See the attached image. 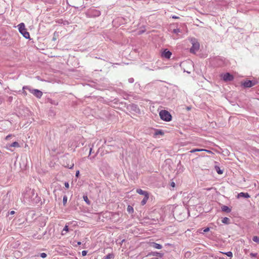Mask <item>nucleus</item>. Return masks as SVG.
Returning a JSON list of instances; mask_svg holds the SVG:
<instances>
[{"label": "nucleus", "instance_id": "f257e3e1", "mask_svg": "<svg viewBox=\"0 0 259 259\" xmlns=\"http://www.w3.org/2000/svg\"><path fill=\"white\" fill-rule=\"evenodd\" d=\"M24 200L25 203L34 202L36 203L38 200L37 194L35 193L34 189L28 188L23 194Z\"/></svg>", "mask_w": 259, "mask_h": 259}, {"label": "nucleus", "instance_id": "f03ea898", "mask_svg": "<svg viewBox=\"0 0 259 259\" xmlns=\"http://www.w3.org/2000/svg\"><path fill=\"white\" fill-rule=\"evenodd\" d=\"M19 31L20 33L25 38H29L30 37L29 32L27 31L25 28V24L23 23H21L18 25Z\"/></svg>", "mask_w": 259, "mask_h": 259}, {"label": "nucleus", "instance_id": "7ed1b4c3", "mask_svg": "<svg viewBox=\"0 0 259 259\" xmlns=\"http://www.w3.org/2000/svg\"><path fill=\"white\" fill-rule=\"evenodd\" d=\"M160 118L165 121H169L171 120V115L170 113L166 110H161L159 112Z\"/></svg>", "mask_w": 259, "mask_h": 259}, {"label": "nucleus", "instance_id": "20e7f679", "mask_svg": "<svg viewBox=\"0 0 259 259\" xmlns=\"http://www.w3.org/2000/svg\"><path fill=\"white\" fill-rule=\"evenodd\" d=\"M23 89H27L28 90L30 93H31L34 96H35L36 98L40 99L42 95V93L41 91L37 90V89H31L28 86H24L23 87Z\"/></svg>", "mask_w": 259, "mask_h": 259}, {"label": "nucleus", "instance_id": "39448f33", "mask_svg": "<svg viewBox=\"0 0 259 259\" xmlns=\"http://www.w3.org/2000/svg\"><path fill=\"white\" fill-rule=\"evenodd\" d=\"M101 15L100 11L95 9H90L87 12V15L89 17H98Z\"/></svg>", "mask_w": 259, "mask_h": 259}, {"label": "nucleus", "instance_id": "423d86ee", "mask_svg": "<svg viewBox=\"0 0 259 259\" xmlns=\"http://www.w3.org/2000/svg\"><path fill=\"white\" fill-rule=\"evenodd\" d=\"M191 41L192 47L190 49V52L194 53L199 49L200 45L195 38L192 39Z\"/></svg>", "mask_w": 259, "mask_h": 259}, {"label": "nucleus", "instance_id": "0eeeda50", "mask_svg": "<svg viewBox=\"0 0 259 259\" xmlns=\"http://www.w3.org/2000/svg\"><path fill=\"white\" fill-rule=\"evenodd\" d=\"M256 84V81H255L247 80L242 83V85L244 88H250L254 86Z\"/></svg>", "mask_w": 259, "mask_h": 259}, {"label": "nucleus", "instance_id": "6e6552de", "mask_svg": "<svg viewBox=\"0 0 259 259\" xmlns=\"http://www.w3.org/2000/svg\"><path fill=\"white\" fill-rule=\"evenodd\" d=\"M223 79L225 81H232L234 79V76L229 73H226L222 75Z\"/></svg>", "mask_w": 259, "mask_h": 259}, {"label": "nucleus", "instance_id": "1a4fd4ad", "mask_svg": "<svg viewBox=\"0 0 259 259\" xmlns=\"http://www.w3.org/2000/svg\"><path fill=\"white\" fill-rule=\"evenodd\" d=\"M171 53L169 51H167L166 49L165 50L162 54V56L166 59H169L171 57Z\"/></svg>", "mask_w": 259, "mask_h": 259}, {"label": "nucleus", "instance_id": "9d476101", "mask_svg": "<svg viewBox=\"0 0 259 259\" xmlns=\"http://www.w3.org/2000/svg\"><path fill=\"white\" fill-rule=\"evenodd\" d=\"M241 197L248 198L250 197V195L247 193L241 192L237 195V198H239Z\"/></svg>", "mask_w": 259, "mask_h": 259}, {"label": "nucleus", "instance_id": "9b49d317", "mask_svg": "<svg viewBox=\"0 0 259 259\" xmlns=\"http://www.w3.org/2000/svg\"><path fill=\"white\" fill-rule=\"evenodd\" d=\"M136 192L137 193H138V194H140V195H144V196H146V195H149V193H148V192L147 191H144L141 189H138L136 190Z\"/></svg>", "mask_w": 259, "mask_h": 259}, {"label": "nucleus", "instance_id": "f8f14e48", "mask_svg": "<svg viewBox=\"0 0 259 259\" xmlns=\"http://www.w3.org/2000/svg\"><path fill=\"white\" fill-rule=\"evenodd\" d=\"M150 246L153 248L158 249H161L162 247L161 245L155 242H152L150 244Z\"/></svg>", "mask_w": 259, "mask_h": 259}, {"label": "nucleus", "instance_id": "ddd939ff", "mask_svg": "<svg viewBox=\"0 0 259 259\" xmlns=\"http://www.w3.org/2000/svg\"><path fill=\"white\" fill-rule=\"evenodd\" d=\"M222 210L226 212H230L231 211V209L226 205H223L222 207Z\"/></svg>", "mask_w": 259, "mask_h": 259}, {"label": "nucleus", "instance_id": "4468645a", "mask_svg": "<svg viewBox=\"0 0 259 259\" xmlns=\"http://www.w3.org/2000/svg\"><path fill=\"white\" fill-rule=\"evenodd\" d=\"M214 169L217 172L218 174L221 175L223 173L224 169H221L219 166H215Z\"/></svg>", "mask_w": 259, "mask_h": 259}, {"label": "nucleus", "instance_id": "2eb2a0df", "mask_svg": "<svg viewBox=\"0 0 259 259\" xmlns=\"http://www.w3.org/2000/svg\"><path fill=\"white\" fill-rule=\"evenodd\" d=\"M148 198H149V195L144 196V198L141 201V204L142 205H145L146 203Z\"/></svg>", "mask_w": 259, "mask_h": 259}, {"label": "nucleus", "instance_id": "dca6fc26", "mask_svg": "<svg viewBox=\"0 0 259 259\" xmlns=\"http://www.w3.org/2000/svg\"><path fill=\"white\" fill-rule=\"evenodd\" d=\"M114 257V255L113 253H109L107 255L105 256L103 259H113Z\"/></svg>", "mask_w": 259, "mask_h": 259}, {"label": "nucleus", "instance_id": "f3484780", "mask_svg": "<svg viewBox=\"0 0 259 259\" xmlns=\"http://www.w3.org/2000/svg\"><path fill=\"white\" fill-rule=\"evenodd\" d=\"M230 219L227 217L224 218L222 220V223L225 224H229L230 223Z\"/></svg>", "mask_w": 259, "mask_h": 259}, {"label": "nucleus", "instance_id": "a211bd4d", "mask_svg": "<svg viewBox=\"0 0 259 259\" xmlns=\"http://www.w3.org/2000/svg\"><path fill=\"white\" fill-rule=\"evenodd\" d=\"M66 163L67 164L66 165H65V164L63 165V166L66 167H68L69 168H72L74 166L73 163Z\"/></svg>", "mask_w": 259, "mask_h": 259}, {"label": "nucleus", "instance_id": "6ab92c4d", "mask_svg": "<svg viewBox=\"0 0 259 259\" xmlns=\"http://www.w3.org/2000/svg\"><path fill=\"white\" fill-rule=\"evenodd\" d=\"M68 230H69V229H68V226L66 225L64 227V229H63V230L62 231V235L66 234V233L68 231Z\"/></svg>", "mask_w": 259, "mask_h": 259}, {"label": "nucleus", "instance_id": "aec40b11", "mask_svg": "<svg viewBox=\"0 0 259 259\" xmlns=\"http://www.w3.org/2000/svg\"><path fill=\"white\" fill-rule=\"evenodd\" d=\"M207 151L208 152H210V151H209V150H205V149H193V150H192L191 151H190V152L192 153V152H196V151Z\"/></svg>", "mask_w": 259, "mask_h": 259}, {"label": "nucleus", "instance_id": "412c9836", "mask_svg": "<svg viewBox=\"0 0 259 259\" xmlns=\"http://www.w3.org/2000/svg\"><path fill=\"white\" fill-rule=\"evenodd\" d=\"M83 199L84 200V201L88 204V205H90V200H89L88 199V197L87 195H83Z\"/></svg>", "mask_w": 259, "mask_h": 259}, {"label": "nucleus", "instance_id": "4be33fe9", "mask_svg": "<svg viewBox=\"0 0 259 259\" xmlns=\"http://www.w3.org/2000/svg\"><path fill=\"white\" fill-rule=\"evenodd\" d=\"M164 134V133L162 132V130H157L156 131L155 133V135H163Z\"/></svg>", "mask_w": 259, "mask_h": 259}, {"label": "nucleus", "instance_id": "5701e85b", "mask_svg": "<svg viewBox=\"0 0 259 259\" xmlns=\"http://www.w3.org/2000/svg\"><path fill=\"white\" fill-rule=\"evenodd\" d=\"M11 147H19V144L17 142H14L11 145H10Z\"/></svg>", "mask_w": 259, "mask_h": 259}, {"label": "nucleus", "instance_id": "b1692460", "mask_svg": "<svg viewBox=\"0 0 259 259\" xmlns=\"http://www.w3.org/2000/svg\"><path fill=\"white\" fill-rule=\"evenodd\" d=\"M58 35H59L58 32H55L54 33V36L52 38V40L55 41L57 39V37L58 36Z\"/></svg>", "mask_w": 259, "mask_h": 259}, {"label": "nucleus", "instance_id": "393cba45", "mask_svg": "<svg viewBox=\"0 0 259 259\" xmlns=\"http://www.w3.org/2000/svg\"><path fill=\"white\" fill-rule=\"evenodd\" d=\"M252 240L255 242L259 243V237L256 236H254L252 238Z\"/></svg>", "mask_w": 259, "mask_h": 259}, {"label": "nucleus", "instance_id": "a878e982", "mask_svg": "<svg viewBox=\"0 0 259 259\" xmlns=\"http://www.w3.org/2000/svg\"><path fill=\"white\" fill-rule=\"evenodd\" d=\"M180 29L179 28L174 29L172 31V32L176 34H178V33L180 32Z\"/></svg>", "mask_w": 259, "mask_h": 259}, {"label": "nucleus", "instance_id": "bb28decb", "mask_svg": "<svg viewBox=\"0 0 259 259\" xmlns=\"http://www.w3.org/2000/svg\"><path fill=\"white\" fill-rule=\"evenodd\" d=\"M67 197L66 196H64L63 197V204L64 205H65V204L67 202Z\"/></svg>", "mask_w": 259, "mask_h": 259}, {"label": "nucleus", "instance_id": "cd10ccee", "mask_svg": "<svg viewBox=\"0 0 259 259\" xmlns=\"http://www.w3.org/2000/svg\"><path fill=\"white\" fill-rule=\"evenodd\" d=\"M228 256L232 257L233 256L232 252L231 251H228L225 253Z\"/></svg>", "mask_w": 259, "mask_h": 259}, {"label": "nucleus", "instance_id": "c85d7f7f", "mask_svg": "<svg viewBox=\"0 0 259 259\" xmlns=\"http://www.w3.org/2000/svg\"><path fill=\"white\" fill-rule=\"evenodd\" d=\"M40 256H41L42 258H45L47 256V254L46 253H41L40 254Z\"/></svg>", "mask_w": 259, "mask_h": 259}, {"label": "nucleus", "instance_id": "c756f323", "mask_svg": "<svg viewBox=\"0 0 259 259\" xmlns=\"http://www.w3.org/2000/svg\"><path fill=\"white\" fill-rule=\"evenodd\" d=\"M87 254V251L83 250L81 252V254L83 256H85Z\"/></svg>", "mask_w": 259, "mask_h": 259}, {"label": "nucleus", "instance_id": "7c9ffc66", "mask_svg": "<svg viewBox=\"0 0 259 259\" xmlns=\"http://www.w3.org/2000/svg\"><path fill=\"white\" fill-rule=\"evenodd\" d=\"M50 102L52 104H54V105L58 104V103L56 102L55 101H53L52 100H50Z\"/></svg>", "mask_w": 259, "mask_h": 259}, {"label": "nucleus", "instance_id": "2f4dec72", "mask_svg": "<svg viewBox=\"0 0 259 259\" xmlns=\"http://www.w3.org/2000/svg\"><path fill=\"white\" fill-rule=\"evenodd\" d=\"M12 137V135H8L6 138H5V140H9V139Z\"/></svg>", "mask_w": 259, "mask_h": 259}, {"label": "nucleus", "instance_id": "473e14b6", "mask_svg": "<svg viewBox=\"0 0 259 259\" xmlns=\"http://www.w3.org/2000/svg\"><path fill=\"white\" fill-rule=\"evenodd\" d=\"M209 231V228L208 227H207L206 228H205L204 230H203V232L204 233H206V232H207Z\"/></svg>", "mask_w": 259, "mask_h": 259}, {"label": "nucleus", "instance_id": "72a5a7b5", "mask_svg": "<svg viewBox=\"0 0 259 259\" xmlns=\"http://www.w3.org/2000/svg\"><path fill=\"white\" fill-rule=\"evenodd\" d=\"M134 81V79L133 78H130L128 79V82L130 83H133Z\"/></svg>", "mask_w": 259, "mask_h": 259}, {"label": "nucleus", "instance_id": "f704fd0d", "mask_svg": "<svg viewBox=\"0 0 259 259\" xmlns=\"http://www.w3.org/2000/svg\"><path fill=\"white\" fill-rule=\"evenodd\" d=\"M64 185H65V187H66V188H67V189H68V188H69V183H68V182H65V184H64Z\"/></svg>", "mask_w": 259, "mask_h": 259}, {"label": "nucleus", "instance_id": "c9c22d12", "mask_svg": "<svg viewBox=\"0 0 259 259\" xmlns=\"http://www.w3.org/2000/svg\"><path fill=\"white\" fill-rule=\"evenodd\" d=\"M257 255V253H251L250 254V255L251 256V257H255Z\"/></svg>", "mask_w": 259, "mask_h": 259}, {"label": "nucleus", "instance_id": "e433bc0d", "mask_svg": "<svg viewBox=\"0 0 259 259\" xmlns=\"http://www.w3.org/2000/svg\"><path fill=\"white\" fill-rule=\"evenodd\" d=\"M170 186L172 188H174L175 187V183L174 182H171L170 183Z\"/></svg>", "mask_w": 259, "mask_h": 259}, {"label": "nucleus", "instance_id": "4c0bfd02", "mask_svg": "<svg viewBox=\"0 0 259 259\" xmlns=\"http://www.w3.org/2000/svg\"><path fill=\"white\" fill-rule=\"evenodd\" d=\"M128 210L129 212L131 211H133V208L132 207H130V206H128Z\"/></svg>", "mask_w": 259, "mask_h": 259}, {"label": "nucleus", "instance_id": "58836bf2", "mask_svg": "<svg viewBox=\"0 0 259 259\" xmlns=\"http://www.w3.org/2000/svg\"><path fill=\"white\" fill-rule=\"evenodd\" d=\"M16 164H19V166H20V167L22 169H23L22 168H21V163H20V162H19V163H14L15 165H16Z\"/></svg>", "mask_w": 259, "mask_h": 259}, {"label": "nucleus", "instance_id": "ea45409f", "mask_svg": "<svg viewBox=\"0 0 259 259\" xmlns=\"http://www.w3.org/2000/svg\"><path fill=\"white\" fill-rule=\"evenodd\" d=\"M172 18H173V19H179V17H178V16H176L175 15H174V16H172Z\"/></svg>", "mask_w": 259, "mask_h": 259}, {"label": "nucleus", "instance_id": "a19ab883", "mask_svg": "<svg viewBox=\"0 0 259 259\" xmlns=\"http://www.w3.org/2000/svg\"><path fill=\"white\" fill-rule=\"evenodd\" d=\"M79 170H77V171L76 172V174H75L76 177H78V175H79Z\"/></svg>", "mask_w": 259, "mask_h": 259}, {"label": "nucleus", "instance_id": "79ce46f5", "mask_svg": "<svg viewBox=\"0 0 259 259\" xmlns=\"http://www.w3.org/2000/svg\"><path fill=\"white\" fill-rule=\"evenodd\" d=\"M25 89H24V90L23 89V94H24L25 96H26V95H27V93H26V91H25Z\"/></svg>", "mask_w": 259, "mask_h": 259}, {"label": "nucleus", "instance_id": "37998d69", "mask_svg": "<svg viewBox=\"0 0 259 259\" xmlns=\"http://www.w3.org/2000/svg\"><path fill=\"white\" fill-rule=\"evenodd\" d=\"M15 213V211L14 210H12L10 212V214H13Z\"/></svg>", "mask_w": 259, "mask_h": 259}, {"label": "nucleus", "instance_id": "c03bdc74", "mask_svg": "<svg viewBox=\"0 0 259 259\" xmlns=\"http://www.w3.org/2000/svg\"><path fill=\"white\" fill-rule=\"evenodd\" d=\"M22 164H23V166L24 167H25L26 166V163L23 162V163H22Z\"/></svg>", "mask_w": 259, "mask_h": 259}, {"label": "nucleus", "instance_id": "a18cd8bd", "mask_svg": "<svg viewBox=\"0 0 259 259\" xmlns=\"http://www.w3.org/2000/svg\"><path fill=\"white\" fill-rule=\"evenodd\" d=\"M92 146H93V145H92ZM92 149H93V147H90V153L92 152Z\"/></svg>", "mask_w": 259, "mask_h": 259}, {"label": "nucleus", "instance_id": "49530a36", "mask_svg": "<svg viewBox=\"0 0 259 259\" xmlns=\"http://www.w3.org/2000/svg\"><path fill=\"white\" fill-rule=\"evenodd\" d=\"M81 244V242H80V241H78V242H77V244L78 245H80Z\"/></svg>", "mask_w": 259, "mask_h": 259}, {"label": "nucleus", "instance_id": "de8ad7c7", "mask_svg": "<svg viewBox=\"0 0 259 259\" xmlns=\"http://www.w3.org/2000/svg\"><path fill=\"white\" fill-rule=\"evenodd\" d=\"M187 110H190V107H187Z\"/></svg>", "mask_w": 259, "mask_h": 259}, {"label": "nucleus", "instance_id": "09e8293b", "mask_svg": "<svg viewBox=\"0 0 259 259\" xmlns=\"http://www.w3.org/2000/svg\"><path fill=\"white\" fill-rule=\"evenodd\" d=\"M151 259H158V258L156 257H153V258H152Z\"/></svg>", "mask_w": 259, "mask_h": 259}, {"label": "nucleus", "instance_id": "8fccbe9b", "mask_svg": "<svg viewBox=\"0 0 259 259\" xmlns=\"http://www.w3.org/2000/svg\"><path fill=\"white\" fill-rule=\"evenodd\" d=\"M181 166V164H180V163H179V164H178V166Z\"/></svg>", "mask_w": 259, "mask_h": 259}, {"label": "nucleus", "instance_id": "3c124183", "mask_svg": "<svg viewBox=\"0 0 259 259\" xmlns=\"http://www.w3.org/2000/svg\"><path fill=\"white\" fill-rule=\"evenodd\" d=\"M183 156H186V155L184 154V155H183Z\"/></svg>", "mask_w": 259, "mask_h": 259}]
</instances>
